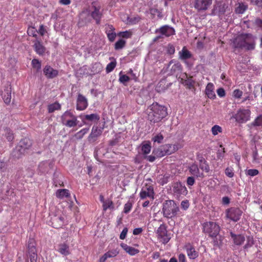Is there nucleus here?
I'll return each mask as SVG.
<instances>
[{
  "label": "nucleus",
  "instance_id": "29",
  "mask_svg": "<svg viewBox=\"0 0 262 262\" xmlns=\"http://www.w3.org/2000/svg\"><path fill=\"white\" fill-rule=\"evenodd\" d=\"M3 95V98L6 104H9L11 100V87L8 85L4 90V93Z\"/></svg>",
  "mask_w": 262,
  "mask_h": 262
},
{
  "label": "nucleus",
  "instance_id": "25",
  "mask_svg": "<svg viewBox=\"0 0 262 262\" xmlns=\"http://www.w3.org/2000/svg\"><path fill=\"white\" fill-rule=\"evenodd\" d=\"M234 244L237 246L242 245L245 241V236L242 234H235L232 232L230 233Z\"/></svg>",
  "mask_w": 262,
  "mask_h": 262
},
{
  "label": "nucleus",
  "instance_id": "8",
  "mask_svg": "<svg viewBox=\"0 0 262 262\" xmlns=\"http://www.w3.org/2000/svg\"><path fill=\"white\" fill-rule=\"evenodd\" d=\"M50 221L53 228L58 229L63 226L64 219L63 215L60 212L55 214L51 213L50 214Z\"/></svg>",
  "mask_w": 262,
  "mask_h": 262
},
{
  "label": "nucleus",
  "instance_id": "52",
  "mask_svg": "<svg viewBox=\"0 0 262 262\" xmlns=\"http://www.w3.org/2000/svg\"><path fill=\"white\" fill-rule=\"evenodd\" d=\"M27 33L29 35L37 38V31L34 27H29L28 29Z\"/></svg>",
  "mask_w": 262,
  "mask_h": 262
},
{
  "label": "nucleus",
  "instance_id": "61",
  "mask_svg": "<svg viewBox=\"0 0 262 262\" xmlns=\"http://www.w3.org/2000/svg\"><path fill=\"white\" fill-rule=\"evenodd\" d=\"M253 24L258 28L262 30V19L259 18H256L253 22Z\"/></svg>",
  "mask_w": 262,
  "mask_h": 262
},
{
  "label": "nucleus",
  "instance_id": "37",
  "mask_svg": "<svg viewBox=\"0 0 262 262\" xmlns=\"http://www.w3.org/2000/svg\"><path fill=\"white\" fill-rule=\"evenodd\" d=\"M48 110L49 113H52L55 111L61 110V105L58 102H56L49 105Z\"/></svg>",
  "mask_w": 262,
  "mask_h": 262
},
{
  "label": "nucleus",
  "instance_id": "50",
  "mask_svg": "<svg viewBox=\"0 0 262 262\" xmlns=\"http://www.w3.org/2000/svg\"><path fill=\"white\" fill-rule=\"evenodd\" d=\"M92 71L96 73H98L102 71V67L99 63H95L92 66Z\"/></svg>",
  "mask_w": 262,
  "mask_h": 262
},
{
  "label": "nucleus",
  "instance_id": "53",
  "mask_svg": "<svg viewBox=\"0 0 262 262\" xmlns=\"http://www.w3.org/2000/svg\"><path fill=\"white\" fill-rule=\"evenodd\" d=\"M164 139L163 136L161 134H159L155 136L152 138V140L154 142H157L158 143H161L162 142Z\"/></svg>",
  "mask_w": 262,
  "mask_h": 262
},
{
  "label": "nucleus",
  "instance_id": "43",
  "mask_svg": "<svg viewBox=\"0 0 262 262\" xmlns=\"http://www.w3.org/2000/svg\"><path fill=\"white\" fill-rule=\"evenodd\" d=\"M5 137L8 141L11 142L13 140L14 137L13 132L10 128H6L5 129Z\"/></svg>",
  "mask_w": 262,
  "mask_h": 262
},
{
  "label": "nucleus",
  "instance_id": "15",
  "mask_svg": "<svg viewBox=\"0 0 262 262\" xmlns=\"http://www.w3.org/2000/svg\"><path fill=\"white\" fill-rule=\"evenodd\" d=\"M88 106V101L85 96L78 94L76 101V109L78 111H83Z\"/></svg>",
  "mask_w": 262,
  "mask_h": 262
},
{
  "label": "nucleus",
  "instance_id": "18",
  "mask_svg": "<svg viewBox=\"0 0 262 262\" xmlns=\"http://www.w3.org/2000/svg\"><path fill=\"white\" fill-rule=\"evenodd\" d=\"M168 68L170 69V73L171 74H178L182 71V64L177 61L171 60L168 64Z\"/></svg>",
  "mask_w": 262,
  "mask_h": 262
},
{
  "label": "nucleus",
  "instance_id": "46",
  "mask_svg": "<svg viewBox=\"0 0 262 262\" xmlns=\"http://www.w3.org/2000/svg\"><path fill=\"white\" fill-rule=\"evenodd\" d=\"M117 62L115 60L110 62L106 67V72L110 73L114 70L116 66Z\"/></svg>",
  "mask_w": 262,
  "mask_h": 262
},
{
  "label": "nucleus",
  "instance_id": "27",
  "mask_svg": "<svg viewBox=\"0 0 262 262\" xmlns=\"http://www.w3.org/2000/svg\"><path fill=\"white\" fill-rule=\"evenodd\" d=\"M191 57L192 54L186 47H183L182 50L179 52V58L182 61H185L191 58Z\"/></svg>",
  "mask_w": 262,
  "mask_h": 262
},
{
  "label": "nucleus",
  "instance_id": "47",
  "mask_svg": "<svg viewBox=\"0 0 262 262\" xmlns=\"http://www.w3.org/2000/svg\"><path fill=\"white\" fill-rule=\"evenodd\" d=\"M211 132L214 136H216L219 133L222 132V128L220 126L218 125H215L211 128Z\"/></svg>",
  "mask_w": 262,
  "mask_h": 262
},
{
  "label": "nucleus",
  "instance_id": "26",
  "mask_svg": "<svg viewBox=\"0 0 262 262\" xmlns=\"http://www.w3.org/2000/svg\"><path fill=\"white\" fill-rule=\"evenodd\" d=\"M189 171L191 174L196 177L203 178L204 174L201 172L198 166L195 163H193L188 168Z\"/></svg>",
  "mask_w": 262,
  "mask_h": 262
},
{
  "label": "nucleus",
  "instance_id": "30",
  "mask_svg": "<svg viewBox=\"0 0 262 262\" xmlns=\"http://www.w3.org/2000/svg\"><path fill=\"white\" fill-rule=\"evenodd\" d=\"M120 246L123 248V249L130 255H135L139 252V250L138 249L129 246L126 244L121 243Z\"/></svg>",
  "mask_w": 262,
  "mask_h": 262
},
{
  "label": "nucleus",
  "instance_id": "58",
  "mask_svg": "<svg viewBox=\"0 0 262 262\" xmlns=\"http://www.w3.org/2000/svg\"><path fill=\"white\" fill-rule=\"evenodd\" d=\"M258 173H259L258 170L257 169H250L248 170L246 172V174L247 175H249V176H250L252 177H254V176L257 175L258 174Z\"/></svg>",
  "mask_w": 262,
  "mask_h": 262
},
{
  "label": "nucleus",
  "instance_id": "7",
  "mask_svg": "<svg viewBox=\"0 0 262 262\" xmlns=\"http://www.w3.org/2000/svg\"><path fill=\"white\" fill-rule=\"evenodd\" d=\"M251 111L249 109L244 108L238 109L236 112L232 115L231 119H234L235 122L243 124L247 122L250 119Z\"/></svg>",
  "mask_w": 262,
  "mask_h": 262
},
{
  "label": "nucleus",
  "instance_id": "2",
  "mask_svg": "<svg viewBox=\"0 0 262 262\" xmlns=\"http://www.w3.org/2000/svg\"><path fill=\"white\" fill-rule=\"evenodd\" d=\"M167 108L157 102L153 103L148 108L147 119L152 123L161 122L167 115Z\"/></svg>",
  "mask_w": 262,
  "mask_h": 262
},
{
  "label": "nucleus",
  "instance_id": "3",
  "mask_svg": "<svg viewBox=\"0 0 262 262\" xmlns=\"http://www.w3.org/2000/svg\"><path fill=\"white\" fill-rule=\"evenodd\" d=\"M181 148V145L178 143L173 144H165L159 147L154 152L158 157L161 158L166 155L174 153Z\"/></svg>",
  "mask_w": 262,
  "mask_h": 262
},
{
  "label": "nucleus",
  "instance_id": "11",
  "mask_svg": "<svg viewBox=\"0 0 262 262\" xmlns=\"http://www.w3.org/2000/svg\"><path fill=\"white\" fill-rule=\"evenodd\" d=\"M90 11L89 8H84L79 14V19L78 23L80 27L83 26L91 22Z\"/></svg>",
  "mask_w": 262,
  "mask_h": 262
},
{
  "label": "nucleus",
  "instance_id": "36",
  "mask_svg": "<svg viewBox=\"0 0 262 262\" xmlns=\"http://www.w3.org/2000/svg\"><path fill=\"white\" fill-rule=\"evenodd\" d=\"M238 5L235 9V12L237 14H243L248 9V6L244 3H238Z\"/></svg>",
  "mask_w": 262,
  "mask_h": 262
},
{
  "label": "nucleus",
  "instance_id": "19",
  "mask_svg": "<svg viewBox=\"0 0 262 262\" xmlns=\"http://www.w3.org/2000/svg\"><path fill=\"white\" fill-rule=\"evenodd\" d=\"M94 3H92V8L93 10L90 13L91 16L96 21L97 25L100 24L102 14L100 12V7H97L94 5Z\"/></svg>",
  "mask_w": 262,
  "mask_h": 262
},
{
  "label": "nucleus",
  "instance_id": "1",
  "mask_svg": "<svg viewBox=\"0 0 262 262\" xmlns=\"http://www.w3.org/2000/svg\"><path fill=\"white\" fill-rule=\"evenodd\" d=\"M256 37L251 33H241L234 38L232 43L235 48L253 50L255 48Z\"/></svg>",
  "mask_w": 262,
  "mask_h": 262
},
{
  "label": "nucleus",
  "instance_id": "35",
  "mask_svg": "<svg viewBox=\"0 0 262 262\" xmlns=\"http://www.w3.org/2000/svg\"><path fill=\"white\" fill-rule=\"evenodd\" d=\"M20 146L24 149H29L32 145L31 141L27 138L21 140L19 142Z\"/></svg>",
  "mask_w": 262,
  "mask_h": 262
},
{
  "label": "nucleus",
  "instance_id": "23",
  "mask_svg": "<svg viewBox=\"0 0 262 262\" xmlns=\"http://www.w3.org/2000/svg\"><path fill=\"white\" fill-rule=\"evenodd\" d=\"M103 129V127L98 128V127L93 126L92 132L88 138V141L90 142H95L97 138L102 134Z\"/></svg>",
  "mask_w": 262,
  "mask_h": 262
},
{
  "label": "nucleus",
  "instance_id": "34",
  "mask_svg": "<svg viewBox=\"0 0 262 262\" xmlns=\"http://www.w3.org/2000/svg\"><path fill=\"white\" fill-rule=\"evenodd\" d=\"M103 210L106 211L108 209L110 210L114 209V204L113 201L110 199H106L102 204Z\"/></svg>",
  "mask_w": 262,
  "mask_h": 262
},
{
  "label": "nucleus",
  "instance_id": "33",
  "mask_svg": "<svg viewBox=\"0 0 262 262\" xmlns=\"http://www.w3.org/2000/svg\"><path fill=\"white\" fill-rule=\"evenodd\" d=\"M56 196L60 199L66 198H69L70 195L69 191L66 189H58L55 193Z\"/></svg>",
  "mask_w": 262,
  "mask_h": 262
},
{
  "label": "nucleus",
  "instance_id": "10",
  "mask_svg": "<svg viewBox=\"0 0 262 262\" xmlns=\"http://www.w3.org/2000/svg\"><path fill=\"white\" fill-rule=\"evenodd\" d=\"M157 234L158 238H159L161 242L164 244H167L170 239V237L167 234L166 227L163 224H161L158 228Z\"/></svg>",
  "mask_w": 262,
  "mask_h": 262
},
{
  "label": "nucleus",
  "instance_id": "28",
  "mask_svg": "<svg viewBox=\"0 0 262 262\" xmlns=\"http://www.w3.org/2000/svg\"><path fill=\"white\" fill-rule=\"evenodd\" d=\"M214 88L213 84L211 82L208 83L206 86L205 94L209 99H214L216 97Z\"/></svg>",
  "mask_w": 262,
  "mask_h": 262
},
{
  "label": "nucleus",
  "instance_id": "51",
  "mask_svg": "<svg viewBox=\"0 0 262 262\" xmlns=\"http://www.w3.org/2000/svg\"><path fill=\"white\" fill-rule=\"evenodd\" d=\"M225 173L229 178H233L234 176L233 168L231 167H228L225 170Z\"/></svg>",
  "mask_w": 262,
  "mask_h": 262
},
{
  "label": "nucleus",
  "instance_id": "32",
  "mask_svg": "<svg viewBox=\"0 0 262 262\" xmlns=\"http://www.w3.org/2000/svg\"><path fill=\"white\" fill-rule=\"evenodd\" d=\"M187 254L188 257L191 259H194L199 256L198 252L195 250L194 248L191 246L186 249Z\"/></svg>",
  "mask_w": 262,
  "mask_h": 262
},
{
  "label": "nucleus",
  "instance_id": "5",
  "mask_svg": "<svg viewBox=\"0 0 262 262\" xmlns=\"http://www.w3.org/2000/svg\"><path fill=\"white\" fill-rule=\"evenodd\" d=\"M203 231L208 234L210 237L214 238L218 235L220 231V227L215 222H206L203 224Z\"/></svg>",
  "mask_w": 262,
  "mask_h": 262
},
{
  "label": "nucleus",
  "instance_id": "57",
  "mask_svg": "<svg viewBox=\"0 0 262 262\" xmlns=\"http://www.w3.org/2000/svg\"><path fill=\"white\" fill-rule=\"evenodd\" d=\"M141 19V17L139 16L130 17L129 19V22L132 25L136 24L139 23Z\"/></svg>",
  "mask_w": 262,
  "mask_h": 262
},
{
  "label": "nucleus",
  "instance_id": "44",
  "mask_svg": "<svg viewBox=\"0 0 262 262\" xmlns=\"http://www.w3.org/2000/svg\"><path fill=\"white\" fill-rule=\"evenodd\" d=\"M126 44V41L122 39H120L118 40L115 44V49L116 50H118L124 48Z\"/></svg>",
  "mask_w": 262,
  "mask_h": 262
},
{
  "label": "nucleus",
  "instance_id": "42",
  "mask_svg": "<svg viewBox=\"0 0 262 262\" xmlns=\"http://www.w3.org/2000/svg\"><path fill=\"white\" fill-rule=\"evenodd\" d=\"M89 130V128H82L75 135V137L77 139H81L83 138L84 135L88 133Z\"/></svg>",
  "mask_w": 262,
  "mask_h": 262
},
{
  "label": "nucleus",
  "instance_id": "48",
  "mask_svg": "<svg viewBox=\"0 0 262 262\" xmlns=\"http://www.w3.org/2000/svg\"><path fill=\"white\" fill-rule=\"evenodd\" d=\"M183 84L187 89H191L193 88L194 81L191 78H188L184 81Z\"/></svg>",
  "mask_w": 262,
  "mask_h": 262
},
{
  "label": "nucleus",
  "instance_id": "16",
  "mask_svg": "<svg viewBox=\"0 0 262 262\" xmlns=\"http://www.w3.org/2000/svg\"><path fill=\"white\" fill-rule=\"evenodd\" d=\"M156 33H160L162 35L166 37H169L175 34V30L173 28L171 27L168 25H164L162 26L155 31Z\"/></svg>",
  "mask_w": 262,
  "mask_h": 262
},
{
  "label": "nucleus",
  "instance_id": "31",
  "mask_svg": "<svg viewBox=\"0 0 262 262\" xmlns=\"http://www.w3.org/2000/svg\"><path fill=\"white\" fill-rule=\"evenodd\" d=\"M170 178L169 174H159L157 177V181L160 185H164L169 181Z\"/></svg>",
  "mask_w": 262,
  "mask_h": 262
},
{
  "label": "nucleus",
  "instance_id": "12",
  "mask_svg": "<svg viewBox=\"0 0 262 262\" xmlns=\"http://www.w3.org/2000/svg\"><path fill=\"white\" fill-rule=\"evenodd\" d=\"M212 0H194V7L198 11H205L211 6Z\"/></svg>",
  "mask_w": 262,
  "mask_h": 262
},
{
  "label": "nucleus",
  "instance_id": "40",
  "mask_svg": "<svg viewBox=\"0 0 262 262\" xmlns=\"http://www.w3.org/2000/svg\"><path fill=\"white\" fill-rule=\"evenodd\" d=\"M141 150L143 154L146 155L150 152L151 145L149 142L142 144L141 146Z\"/></svg>",
  "mask_w": 262,
  "mask_h": 262
},
{
  "label": "nucleus",
  "instance_id": "39",
  "mask_svg": "<svg viewBox=\"0 0 262 262\" xmlns=\"http://www.w3.org/2000/svg\"><path fill=\"white\" fill-rule=\"evenodd\" d=\"M251 125L256 127H262V115H258L251 123Z\"/></svg>",
  "mask_w": 262,
  "mask_h": 262
},
{
  "label": "nucleus",
  "instance_id": "45",
  "mask_svg": "<svg viewBox=\"0 0 262 262\" xmlns=\"http://www.w3.org/2000/svg\"><path fill=\"white\" fill-rule=\"evenodd\" d=\"M31 64L32 67L34 69H36L37 71H39L41 69V62L37 59H33L32 60Z\"/></svg>",
  "mask_w": 262,
  "mask_h": 262
},
{
  "label": "nucleus",
  "instance_id": "21",
  "mask_svg": "<svg viewBox=\"0 0 262 262\" xmlns=\"http://www.w3.org/2000/svg\"><path fill=\"white\" fill-rule=\"evenodd\" d=\"M43 72L48 79H53L58 75V71L54 69L50 66L47 65L43 69Z\"/></svg>",
  "mask_w": 262,
  "mask_h": 262
},
{
  "label": "nucleus",
  "instance_id": "20",
  "mask_svg": "<svg viewBox=\"0 0 262 262\" xmlns=\"http://www.w3.org/2000/svg\"><path fill=\"white\" fill-rule=\"evenodd\" d=\"M173 191L177 195H184L187 193L186 187L181 182L174 183L173 185Z\"/></svg>",
  "mask_w": 262,
  "mask_h": 262
},
{
  "label": "nucleus",
  "instance_id": "60",
  "mask_svg": "<svg viewBox=\"0 0 262 262\" xmlns=\"http://www.w3.org/2000/svg\"><path fill=\"white\" fill-rule=\"evenodd\" d=\"M243 92L239 89H236L233 92V96L236 98H241Z\"/></svg>",
  "mask_w": 262,
  "mask_h": 262
},
{
  "label": "nucleus",
  "instance_id": "64",
  "mask_svg": "<svg viewBox=\"0 0 262 262\" xmlns=\"http://www.w3.org/2000/svg\"><path fill=\"white\" fill-rule=\"evenodd\" d=\"M37 33H38L42 36H43L45 33H47V30L43 25H40L39 29L37 31Z\"/></svg>",
  "mask_w": 262,
  "mask_h": 262
},
{
  "label": "nucleus",
  "instance_id": "63",
  "mask_svg": "<svg viewBox=\"0 0 262 262\" xmlns=\"http://www.w3.org/2000/svg\"><path fill=\"white\" fill-rule=\"evenodd\" d=\"M181 208L184 210H186L189 207V203L188 200H184L182 201L181 203Z\"/></svg>",
  "mask_w": 262,
  "mask_h": 262
},
{
  "label": "nucleus",
  "instance_id": "49",
  "mask_svg": "<svg viewBox=\"0 0 262 262\" xmlns=\"http://www.w3.org/2000/svg\"><path fill=\"white\" fill-rule=\"evenodd\" d=\"M118 35L122 38H129L132 37V33L129 31H125L119 32Z\"/></svg>",
  "mask_w": 262,
  "mask_h": 262
},
{
  "label": "nucleus",
  "instance_id": "4",
  "mask_svg": "<svg viewBox=\"0 0 262 262\" xmlns=\"http://www.w3.org/2000/svg\"><path fill=\"white\" fill-rule=\"evenodd\" d=\"M179 211V207L173 200H167L163 204L162 212L164 217L172 218Z\"/></svg>",
  "mask_w": 262,
  "mask_h": 262
},
{
  "label": "nucleus",
  "instance_id": "24",
  "mask_svg": "<svg viewBox=\"0 0 262 262\" xmlns=\"http://www.w3.org/2000/svg\"><path fill=\"white\" fill-rule=\"evenodd\" d=\"M33 48L35 52L40 56L44 55L46 51V48L42 45L41 41L36 39L33 41Z\"/></svg>",
  "mask_w": 262,
  "mask_h": 262
},
{
  "label": "nucleus",
  "instance_id": "17",
  "mask_svg": "<svg viewBox=\"0 0 262 262\" xmlns=\"http://www.w3.org/2000/svg\"><path fill=\"white\" fill-rule=\"evenodd\" d=\"M55 250L63 256L69 255L71 253L69 244L67 242L57 244L55 247Z\"/></svg>",
  "mask_w": 262,
  "mask_h": 262
},
{
  "label": "nucleus",
  "instance_id": "62",
  "mask_svg": "<svg viewBox=\"0 0 262 262\" xmlns=\"http://www.w3.org/2000/svg\"><path fill=\"white\" fill-rule=\"evenodd\" d=\"M220 147L222 148L221 151L219 150L217 152V158L218 159H222L224 157V153L225 152V148L223 147L222 145H220Z\"/></svg>",
  "mask_w": 262,
  "mask_h": 262
},
{
  "label": "nucleus",
  "instance_id": "59",
  "mask_svg": "<svg viewBox=\"0 0 262 262\" xmlns=\"http://www.w3.org/2000/svg\"><path fill=\"white\" fill-rule=\"evenodd\" d=\"M129 80V77L126 75H120L119 80L121 83L125 84V82H128Z\"/></svg>",
  "mask_w": 262,
  "mask_h": 262
},
{
  "label": "nucleus",
  "instance_id": "41",
  "mask_svg": "<svg viewBox=\"0 0 262 262\" xmlns=\"http://www.w3.org/2000/svg\"><path fill=\"white\" fill-rule=\"evenodd\" d=\"M119 248L117 247L116 248L108 250L106 253L109 258H112L116 256L119 253Z\"/></svg>",
  "mask_w": 262,
  "mask_h": 262
},
{
  "label": "nucleus",
  "instance_id": "55",
  "mask_svg": "<svg viewBox=\"0 0 262 262\" xmlns=\"http://www.w3.org/2000/svg\"><path fill=\"white\" fill-rule=\"evenodd\" d=\"M217 8L219 14H223L225 12L226 9L225 4H220L218 5L217 7L215 9H214L213 11H215L217 10Z\"/></svg>",
  "mask_w": 262,
  "mask_h": 262
},
{
  "label": "nucleus",
  "instance_id": "54",
  "mask_svg": "<svg viewBox=\"0 0 262 262\" xmlns=\"http://www.w3.org/2000/svg\"><path fill=\"white\" fill-rule=\"evenodd\" d=\"M132 207V203L130 201H128L124 206V213H128L131 210Z\"/></svg>",
  "mask_w": 262,
  "mask_h": 262
},
{
  "label": "nucleus",
  "instance_id": "6",
  "mask_svg": "<svg viewBox=\"0 0 262 262\" xmlns=\"http://www.w3.org/2000/svg\"><path fill=\"white\" fill-rule=\"evenodd\" d=\"M61 120L63 125L69 127L76 126L78 122L77 117L71 110H67L62 115Z\"/></svg>",
  "mask_w": 262,
  "mask_h": 262
},
{
  "label": "nucleus",
  "instance_id": "22",
  "mask_svg": "<svg viewBox=\"0 0 262 262\" xmlns=\"http://www.w3.org/2000/svg\"><path fill=\"white\" fill-rule=\"evenodd\" d=\"M115 29L112 25L106 24L105 26V32L107 35L108 40L111 42H113L116 37V33L115 32Z\"/></svg>",
  "mask_w": 262,
  "mask_h": 262
},
{
  "label": "nucleus",
  "instance_id": "56",
  "mask_svg": "<svg viewBox=\"0 0 262 262\" xmlns=\"http://www.w3.org/2000/svg\"><path fill=\"white\" fill-rule=\"evenodd\" d=\"M200 167L202 170L205 171L206 172H208L210 171L209 166L206 161H204V162L200 165Z\"/></svg>",
  "mask_w": 262,
  "mask_h": 262
},
{
  "label": "nucleus",
  "instance_id": "14",
  "mask_svg": "<svg viewBox=\"0 0 262 262\" xmlns=\"http://www.w3.org/2000/svg\"><path fill=\"white\" fill-rule=\"evenodd\" d=\"M154 194L155 192L153 187L152 186H147V185L145 187L141 189L139 193L140 197L142 200L145 199L147 198L154 200Z\"/></svg>",
  "mask_w": 262,
  "mask_h": 262
},
{
  "label": "nucleus",
  "instance_id": "13",
  "mask_svg": "<svg viewBox=\"0 0 262 262\" xmlns=\"http://www.w3.org/2000/svg\"><path fill=\"white\" fill-rule=\"evenodd\" d=\"M28 249L31 262H36L37 258L35 242L33 239H30L28 244Z\"/></svg>",
  "mask_w": 262,
  "mask_h": 262
},
{
  "label": "nucleus",
  "instance_id": "9",
  "mask_svg": "<svg viewBox=\"0 0 262 262\" xmlns=\"http://www.w3.org/2000/svg\"><path fill=\"white\" fill-rule=\"evenodd\" d=\"M242 211L238 208L231 207L226 210V217L234 222L238 221L242 214Z\"/></svg>",
  "mask_w": 262,
  "mask_h": 262
},
{
  "label": "nucleus",
  "instance_id": "38",
  "mask_svg": "<svg viewBox=\"0 0 262 262\" xmlns=\"http://www.w3.org/2000/svg\"><path fill=\"white\" fill-rule=\"evenodd\" d=\"M84 118L86 120L97 122L100 119V116L97 114H92L85 115Z\"/></svg>",
  "mask_w": 262,
  "mask_h": 262
}]
</instances>
